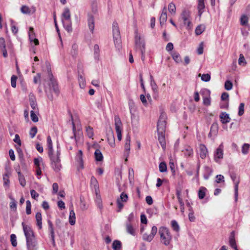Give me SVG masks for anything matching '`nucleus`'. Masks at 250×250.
<instances>
[{"label":"nucleus","instance_id":"obj_50","mask_svg":"<svg viewBox=\"0 0 250 250\" xmlns=\"http://www.w3.org/2000/svg\"><path fill=\"white\" fill-rule=\"evenodd\" d=\"M241 24L242 25H246L248 22V18L245 15H243L241 16L240 19Z\"/></svg>","mask_w":250,"mask_h":250},{"label":"nucleus","instance_id":"obj_38","mask_svg":"<svg viewBox=\"0 0 250 250\" xmlns=\"http://www.w3.org/2000/svg\"><path fill=\"white\" fill-rule=\"evenodd\" d=\"M172 57L173 59L177 62L179 63L182 62V60L180 54L177 52H173L172 54Z\"/></svg>","mask_w":250,"mask_h":250},{"label":"nucleus","instance_id":"obj_34","mask_svg":"<svg viewBox=\"0 0 250 250\" xmlns=\"http://www.w3.org/2000/svg\"><path fill=\"white\" fill-rule=\"evenodd\" d=\"M206 188L201 187L198 191V196L199 199H203L206 195Z\"/></svg>","mask_w":250,"mask_h":250},{"label":"nucleus","instance_id":"obj_62","mask_svg":"<svg viewBox=\"0 0 250 250\" xmlns=\"http://www.w3.org/2000/svg\"><path fill=\"white\" fill-rule=\"evenodd\" d=\"M17 79V77L15 75H13L11 77V86L14 88H15L16 86Z\"/></svg>","mask_w":250,"mask_h":250},{"label":"nucleus","instance_id":"obj_30","mask_svg":"<svg viewBox=\"0 0 250 250\" xmlns=\"http://www.w3.org/2000/svg\"><path fill=\"white\" fill-rule=\"evenodd\" d=\"M69 221V223L71 225H74L75 224V221H76L75 213L73 210H71L70 211Z\"/></svg>","mask_w":250,"mask_h":250},{"label":"nucleus","instance_id":"obj_61","mask_svg":"<svg viewBox=\"0 0 250 250\" xmlns=\"http://www.w3.org/2000/svg\"><path fill=\"white\" fill-rule=\"evenodd\" d=\"M244 106H245V104L243 103H242L240 104V105L239 107V112H238L239 116H242V115H243V114L244 113Z\"/></svg>","mask_w":250,"mask_h":250},{"label":"nucleus","instance_id":"obj_46","mask_svg":"<svg viewBox=\"0 0 250 250\" xmlns=\"http://www.w3.org/2000/svg\"><path fill=\"white\" fill-rule=\"evenodd\" d=\"M62 22H63V26L65 29L68 32H70L72 31V28L71 25V21H67L68 23H65L63 21V20H62Z\"/></svg>","mask_w":250,"mask_h":250},{"label":"nucleus","instance_id":"obj_25","mask_svg":"<svg viewBox=\"0 0 250 250\" xmlns=\"http://www.w3.org/2000/svg\"><path fill=\"white\" fill-rule=\"evenodd\" d=\"M36 220L37 222V225L39 229H42V217L41 212H37L36 214Z\"/></svg>","mask_w":250,"mask_h":250},{"label":"nucleus","instance_id":"obj_52","mask_svg":"<svg viewBox=\"0 0 250 250\" xmlns=\"http://www.w3.org/2000/svg\"><path fill=\"white\" fill-rule=\"evenodd\" d=\"M21 12L25 14H29L31 13V10L30 8L26 6H22L21 8Z\"/></svg>","mask_w":250,"mask_h":250},{"label":"nucleus","instance_id":"obj_3","mask_svg":"<svg viewBox=\"0 0 250 250\" xmlns=\"http://www.w3.org/2000/svg\"><path fill=\"white\" fill-rule=\"evenodd\" d=\"M98 6L96 2L91 5V12L88 14V24L90 31L93 33L94 29V18L98 15Z\"/></svg>","mask_w":250,"mask_h":250},{"label":"nucleus","instance_id":"obj_58","mask_svg":"<svg viewBox=\"0 0 250 250\" xmlns=\"http://www.w3.org/2000/svg\"><path fill=\"white\" fill-rule=\"evenodd\" d=\"M201 80L206 82H208L210 80V76L208 74H204L201 76Z\"/></svg>","mask_w":250,"mask_h":250},{"label":"nucleus","instance_id":"obj_31","mask_svg":"<svg viewBox=\"0 0 250 250\" xmlns=\"http://www.w3.org/2000/svg\"><path fill=\"white\" fill-rule=\"evenodd\" d=\"M182 151L184 152L185 156L188 157L191 156L193 154L192 149L190 146H188L183 149Z\"/></svg>","mask_w":250,"mask_h":250},{"label":"nucleus","instance_id":"obj_36","mask_svg":"<svg viewBox=\"0 0 250 250\" xmlns=\"http://www.w3.org/2000/svg\"><path fill=\"white\" fill-rule=\"evenodd\" d=\"M126 231L127 232L132 235H135V231L132 225L129 223H127L126 225Z\"/></svg>","mask_w":250,"mask_h":250},{"label":"nucleus","instance_id":"obj_53","mask_svg":"<svg viewBox=\"0 0 250 250\" xmlns=\"http://www.w3.org/2000/svg\"><path fill=\"white\" fill-rule=\"evenodd\" d=\"M31 118L33 122L36 123L38 122L39 119L37 115L35 114V112L33 110H31L30 112Z\"/></svg>","mask_w":250,"mask_h":250},{"label":"nucleus","instance_id":"obj_48","mask_svg":"<svg viewBox=\"0 0 250 250\" xmlns=\"http://www.w3.org/2000/svg\"><path fill=\"white\" fill-rule=\"evenodd\" d=\"M26 214L29 215L31 213V204L30 201L27 200L26 202Z\"/></svg>","mask_w":250,"mask_h":250},{"label":"nucleus","instance_id":"obj_21","mask_svg":"<svg viewBox=\"0 0 250 250\" xmlns=\"http://www.w3.org/2000/svg\"><path fill=\"white\" fill-rule=\"evenodd\" d=\"M205 0H198V14L200 17L201 16L202 14L204 12V9L205 8Z\"/></svg>","mask_w":250,"mask_h":250},{"label":"nucleus","instance_id":"obj_6","mask_svg":"<svg viewBox=\"0 0 250 250\" xmlns=\"http://www.w3.org/2000/svg\"><path fill=\"white\" fill-rule=\"evenodd\" d=\"M112 28L113 37L115 46L118 48V49H120L122 47L121 38L118 24L116 21L113 22Z\"/></svg>","mask_w":250,"mask_h":250},{"label":"nucleus","instance_id":"obj_15","mask_svg":"<svg viewBox=\"0 0 250 250\" xmlns=\"http://www.w3.org/2000/svg\"><path fill=\"white\" fill-rule=\"evenodd\" d=\"M223 157V148L222 145H220L216 149V151L214 153V160L217 162V159H222Z\"/></svg>","mask_w":250,"mask_h":250},{"label":"nucleus","instance_id":"obj_12","mask_svg":"<svg viewBox=\"0 0 250 250\" xmlns=\"http://www.w3.org/2000/svg\"><path fill=\"white\" fill-rule=\"evenodd\" d=\"M157 232V228L156 226H153L151 229V233L150 234H147L146 233L143 234V239L145 241L150 242L153 239L154 236Z\"/></svg>","mask_w":250,"mask_h":250},{"label":"nucleus","instance_id":"obj_10","mask_svg":"<svg viewBox=\"0 0 250 250\" xmlns=\"http://www.w3.org/2000/svg\"><path fill=\"white\" fill-rule=\"evenodd\" d=\"M190 14L189 11L187 10H183L181 14V18L183 21L184 24L187 25L188 28H190L191 25Z\"/></svg>","mask_w":250,"mask_h":250},{"label":"nucleus","instance_id":"obj_26","mask_svg":"<svg viewBox=\"0 0 250 250\" xmlns=\"http://www.w3.org/2000/svg\"><path fill=\"white\" fill-rule=\"evenodd\" d=\"M62 16L67 21H70V12L68 8H65L62 14Z\"/></svg>","mask_w":250,"mask_h":250},{"label":"nucleus","instance_id":"obj_9","mask_svg":"<svg viewBox=\"0 0 250 250\" xmlns=\"http://www.w3.org/2000/svg\"><path fill=\"white\" fill-rule=\"evenodd\" d=\"M115 129L119 141L122 139V123L119 116L116 115L114 117Z\"/></svg>","mask_w":250,"mask_h":250},{"label":"nucleus","instance_id":"obj_54","mask_svg":"<svg viewBox=\"0 0 250 250\" xmlns=\"http://www.w3.org/2000/svg\"><path fill=\"white\" fill-rule=\"evenodd\" d=\"M205 168L206 170V171L208 173V174H204V178L205 179H208L209 176L211 174L212 172V170L211 168H210L208 167H205Z\"/></svg>","mask_w":250,"mask_h":250},{"label":"nucleus","instance_id":"obj_11","mask_svg":"<svg viewBox=\"0 0 250 250\" xmlns=\"http://www.w3.org/2000/svg\"><path fill=\"white\" fill-rule=\"evenodd\" d=\"M230 176L231 180L234 183L235 200V201H237L238 197V185L240 183V180L239 179H238L237 181H236V179L237 178V175L234 172H232L231 173H230Z\"/></svg>","mask_w":250,"mask_h":250},{"label":"nucleus","instance_id":"obj_40","mask_svg":"<svg viewBox=\"0 0 250 250\" xmlns=\"http://www.w3.org/2000/svg\"><path fill=\"white\" fill-rule=\"evenodd\" d=\"M250 148V145L249 144H244L242 147V152L243 154L246 155L249 153Z\"/></svg>","mask_w":250,"mask_h":250},{"label":"nucleus","instance_id":"obj_1","mask_svg":"<svg viewBox=\"0 0 250 250\" xmlns=\"http://www.w3.org/2000/svg\"><path fill=\"white\" fill-rule=\"evenodd\" d=\"M23 232L26 237V246L28 250H37V240L31 228L22 222Z\"/></svg>","mask_w":250,"mask_h":250},{"label":"nucleus","instance_id":"obj_14","mask_svg":"<svg viewBox=\"0 0 250 250\" xmlns=\"http://www.w3.org/2000/svg\"><path fill=\"white\" fill-rule=\"evenodd\" d=\"M130 136L128 134L125 137V155L127 157L129 154L130 151ZM125 161H127V158L125 159Z\"/></svg>","mask_w":250,"mask_h":250},{"label":"nucleus","instance_id":"obj_19","mask_svg":"<svg viewBox=\"0 0 250 250\" xmlns=\"http://www.w3.org/2000/svg\"><path fill=\"white\" fill-rule=\"evenodd\" d=\"M16 170L18 174L19 181L20 183V185L22 187H24L26 185V181H25L24 176L21 172L19 167L18 168H16Z\"/></svg>","mask_w":250,"mask_h":250},{"label":"nucleus","instance_id":"obj_8","mask_svg":"<svg viewBox=\"0 0 250 250\" xmlns=\"http://www.w3.org/2000/svg\"><path fill=\"white\" fill-rule=\"evenodd\" d=\"M166 115L162 114L159 118L157 123V132L158 133H165L166 130Z\"/></svg>","mask_w":250,"mask_h":250},{"label":"nucleus","instance_id":"obj_2","mask_svg":"<svg viewBox=\"0 0 250 250\" xmlns=\"http://www.w3.org/2000/svg\"><path fill=\"white\" fill-rule=\"evenodd\" d=\"M47 69L48 72V77L49 79V87H45L44 91L48 98L50 100L52 101L53 99V96L51 93L53 91L57 96H58L59 94L60 91L57 82L54 79L49 65L48 66L47 65Z\"/></svg>","mask_w":250,"mask_h":250},{"label":"nucleus","instance_id":"obj_5","mask_svg":"<svg viewBox=\"0 0 250 250\" xmlns=\"http://www.w3.org/2000/svg\"><path fill=\"white\" fill-rule=\"evenodd\" d=\"M159 233L161 242L166 246L168 245L172 238L169 229L167 228L162 227L159 229Z\"/></svg>","mask_w":250,"mask_h":250},{"label":"nucleus","instance_id":"obj_35","mask_svg":"<svg viewBox=\"0 0 250 250\" xmlns=\"http://www.w3.org/2000/svg\"><path fill=\"white\" fill-rule=\"evenodd\" d=\"M29 102H30V106L32 107V108L34 110H38L37 104L36 103V99H35V97L30 98L29 99Z\"/></svg>","mask_w":250,"mask_h":250},{"label":"nucleus","instance_id":"obj_59","mask_svg":"<svg viewBox=\"0 0 250 250\" xmlns=\"http://www.w3.org/2000/svg\"><path fill=\"white\" fill-rule=\"evenodd\" d=\"M12 201L10 204V208L12 209H14V210H16L17 208V203L15 200L13 198H10Z\"/></svg>","mask_w":250,"mask_h":250},{"label":"nucleus","instance_id":"obj_56","mask_svg":"<svg viewBox=\"0 0 250 250\" xmlns=\"http://www.w3.org/2000/svg\"><path fill=\"white\" fill-rule=\"evenodd\" d=\"M232 87V83L229 80L226 81L225 83V88L227 90L231 89Z\"/></svg>","mask_w":250,"mask_h":250},{"label":"nucleus","instance_id":"obj_44","mask_svg":"<svg viewBox=\"0 0 250 250\" xmlns=\"http://www.w3.org/2000/svg\"><path fill=\"white\" fill-rule=\"evenodd\" d=\"M238 63L239 65L243 66H244L247 64L245 57L242 54H240L239 58L238 60Z\"/></svg>","mask_w":250,"mask_h":250},{"label":"nucleus","instance_id":"obj_20","mask_svg":"<svg viewBox=\"0 0 250 250\" xmlns=\"http://www.w3.org/2000/svg\"><path fill=\"white\" fill-rule=\"evenodd\" d=\"M107 140L109 143V144L111 147H114L115 146V138L113 132L111 131L107 134Z\"/></svg>","mask_w":250,"mask_h":250},{"label":"nucleus","instance_id":"obj_23","mask_svg":"<svg viewBox=\"0 0 250 250\" xmlns=\"http://www.w3.org/2000/svg\"><path fill=\"white\" fill-rule=\"evenodd\" d=\"M167 20V8L165 7L162 11V13L160 17V22L161 25L164 24Z\"/></svg>","mask_w":250,"mask_h":250},{"label":"nucleus","instance_id":"obj_51","mask_svg":"<svg viewBox=\"0 0 250 250\" xmlns=\"http://www.w3.org/2000/svg\"><path fill=\"white\" fill-rule=\"evenodd\" d=\"M86 131L88 137L90 138H92L93 136V128L88 126L86 128Z\"/></svg>","mask_w":250,"mask_h":250},{"label":"nucleus","instance_id":"obj_7","mask_svg":"<svg viewBox=\"0 0 250 250\" xmlns=\"http://www.w3.org/2000/svg\"><path fill=\"white\" fill-rule=\"evenodd\" d=\"M135 49L136 51L138 50L140 52H143L144 50H145V41L141 38L137 32L135 36Z\"/></svg>","mask_w":250,"mask_h":250},{"label":"nucleus","instance_id":"obj_42","mask_svg":"<svg viewBox=\"0 0 250 250\" xmlns=\"http://www.w3.org/2000/svg\"><path fill=\"white\" fill-rule=\"evenodd\" d=\"M168 9L170 13H171L172 14H175L176 12L175 5L173 2L170 3L168 6Z\"/></svg>","mask_w":250,"mask_h":250},{"label":"nucleus","instance_id":"obj_33","mask_svg":"<svg viewBox=\"0 0 250 250\" xmlns=\"http://www.w3.org/2000/svg\"><path fill=\"white\" fill-rule=\"evenodd\" d=\"M205 26L203 24L198 25L195 29V34L197 35H200L205 30Z\"/></svg>","mask_w":250,"mask_h":250},{"label":"nucleus","instance_id":"obj_18","mask_svg":"<svg viewBox=\"0 0 250 250\" xmlns=\"http://www.w3.org/2000/svg\"><path fill=\"white\" fill-rule=\"evenodd\" d=\"M158 141L163 150H165L166 143L165 140V133H158Z\"/></svg>","mask_w":250,"mask_h":250},{"label":"nucleus","instance_id":"obj_64","mask_svg":"<svg viewBox=\"0 0 250 250\" xmlns=\"http://www.w3.org/2000/svg\"><path fill=\"white\" fill-rule=\"evenodd\" d=\"M203 104L206 106H209L210 105V97H204L203 98Z\"/></svg>","mask_w":250,"mask_h":250},{"label":"nucleus","instance_id":"obj_55","mask_svg":"<svg viewBox=\"0 0 250 250\" xmlns=\"http://www.w3.org/2000/svg\"><path fill=\"white\" fill-rule=\"evenodd\" d=\"M37 128L36 126L32 127L30 131V136L31 138H34L37 133Z\"/></svg>","mask_w":250,"mask_h":250},{"label":"nucleus","instance_id":"obj_45","mask_svg":"<svg viewBox=\"0 0 250 250\" xmlns=\"http://www.w3.org/2000/svg\"><path fill=\"white\" fill-rule=\"evenodd\" d=\"M171 227L174 231L176 232H178L179 231L180 228L179 225L175 220H172L171 222Z\"/></svg>","mask_w":250,"mask_h":250},{"label":"nucleus","instance_id":"obj_27","mask_svg":"<svg viewBox=\"0 0 250 250\" xmlns=\"http://www.w3.org/2000/svg\"><path fill=\"white\" fill-rule=\"evenodd\" d=\"M76 160L78 163L80 165L81 168H83V152L80 150L77 155Z\"/></svg>","mask_w":250,"mask_h":250},{"label":"nucleus","instance_id":"obj_37","mask_svg":"<svg viewBox=\"0 0 250 250\" xmlns=\"http://www.w3.org/2000/svg\"><path fill=\"white\" fill-rule=\"evenodd\" d=\"M122 243L119 240H115L112 244V248L114 250H119L121 248Z\"/></svg>","mask_w":250,"mask_h":250},{"label":"nucleus","instance_id":"obj_32","mask_svg":"<svg viewBox=\"0 0 250 250\" xmlns=\"http://www.w3.org/2000/svg\"><path fill=\"white\" fill-rule=\"evenodd\" d=\"M90 183L94 187L96 193L97 195V190L99 188L98 183L97 179L94 177L92 176L90 180Z\"/></svg>","mask_w":250,"mask_h":250},{"label":"nucleus","instance_id":"obj_16","mask_svg":"<svg viewBox=\"0 0 250 250\" xmlns=\"http://www.w3.org/2000/svg\"><path fill=\"white\" fill-rule=\"evenodd\" d=\"M219 116L221 119L220 121L223 124H226L229 123L230 120L229 115L226 112H221Z\"/></svg>","mask_w":250,"mask_h":250},{"label":"nucleus","instance_id":"obj_17","mask_svg":"<svg viewBox=\"0 0 250 250\" xmlns=\"http://www.w3.org/2000/svg\"><path fill=\"white\" fill-rule=\"evenodd\" d=\"M0 49L2 52V55L4 58L7 57V53L5 48V40L3 38H0Z\"/></svg>","mask_w":250,"mask_h":250},{"label":"nucleus","instance_id":"obj_57","mask_svg":"<svg viewBox=\"0 0 250 250\" xmlns=\"http://www.w3.org/2000/svg\"><path fill=\"white\" fill-rule=\"evenodd\" d=\"M150 85L151 86L153 91L154 93H158V86L155 81H152V82H150Z\"/></svg>","mask_w":250,"mask_h":250},{"label":"nucleus","instance_id":"obj_28","mask_svg":"<svg viewBox=\"0 0 250 250\" xmlns=\"http://www.w3.org/2000/svg\"><path fill=\"white\" fill-rule=\"evenodd\" d=\"M100 49L98 44H95L94 46V58L97 61L100 59Z\"/></svg>","mask_w":250,"mask_h":250},{"label":"nucleus","instance_id":"obj_41","mask_svg":"<svg viewBox=\"0 0 250 250\" xmlns=\"http://www.w3.org/2000/svg\"><path fill=\"white\" fill-rule=\"evenodd\" d=\"M35 33H31V32H29V40L31 42H33L36 45H38L39 44V42L37 39L34 38Z\"/></svg>","mask_w":250,"mask_h":250},{"label":"nucleus","instance_id":"obj_4","mask_svg":"<svg viewBox=\"0 0 250 250\" xmlns=\"http://www.w3.org/2000/svg\"><path fill=\"white\" fill-rule=\"evenodd\" d=\"M49 157L51 161V164L54 170L56 171H59L61 168V165L60 163L61 160L60 159V152L57 150L56 153H54L53 151L51 154L48 153Z\"/></svg>","mask_w":250,"mask_h":250},{"label":"nucleus","instance_id":"obj_49","mask_svg":"<svg viewBox=\"0 0 250 250\" xmlns=\"http://www.w3.org/2000/svg\"><path fill=\"white\" fill-rule=\"evenodd\" d=\"M70 116H71V120H72V129H73V133H74V136L73 137H71V138H74L76 140V141H77V136L76 135V127H75V124L73 122V116L71 114H70Z\"/></svg>","mask_w":250,"mask_h":250},{"label":"nucleus","instance_id":"obj_63","mask_svg":"<svg viewBox=\"0 0 250 250\" xmlns=\"http://www.w3.org/2000/svg\"><path fill=\"white\" fill-rule=\"evenodd\" d=\"M203 50H204V43L203 42H201L199 47L197 49V53L199 55H201L203 53Z\"/></svg>","mask_w":250,"mask_h":250},{"label":"nucleus","instance_id":"obj_39","mask_svg":"<svg viewBox=\"0 0 250 250\" xmlns=\"http://www.w3.org/2000/svg\"><path fill=\"white\" fill-rule=\"evenodd\" d=\"M78 80L80 87L82 88H84L85 85V79L82 75L79 74Z\"/></svg>","mask_w":250,"mask_h":250},{"label":"nucleus","instance_id":"obj_22","mask_svg":"<svg viewBox=\"0 0 250 250\" xmlns=\"http://www.w3.org/2000/svg\"><path fill=\"white\" fill-rule=\"evenodd\" d=\"M47 222H48V227H49V230L50 231V233L51 235V240H52L53 244L54 245H55V234H54V231L53 227V224L51 222V221L49 220H48Z\"/></svg>","mask_w":250,"mask_h":250},{"label":"nucleus","instance_id":"obj_24","mask_svg":"<svg viewBox=\"0 0 250 250\" xmlns=\"http://www.w3.org/2000/svg\"><path fill=\"white\" fill-rule=\"evenodd\" d=\"M200 156L202 159H205L208 153V150L206 146L204 145H200Z\"/></svg>","mask_w":250,"mask_h":250},{"label":"nucleus","instance_id":"obj_29","mask_svg":"<svg viewBox=\"0 0 250 250\" xmlns=\"http://www.w3.org/2000/svg\"><path fill=\"white\" fill-rule=\"evenodd\" d=\"M95 160L97 161H102L103 160V156L101 151L97 149L94 152Z\"/></svg>","mask_w":250,"mask_h":250},{"label":"nucleus","instance_id":"obj_13","mask_svg":"<svg viewBox=\"0 0 250 250\" xmlns=\"http://www.w3.org/2000/svg\"><path fill=\"white\" fill-rule=\"evenodd\" d=\"M128 195L126 193L124 192H123L120 196V198L117 199V203L118 205V207L119 208V211L123 208L124 207L123 202H126L128 200Z\"/></svg>","mask_w":250,"mask_h":250},{"label":"nucleus","instance_id":"obj_43","mask_svg":"<svg viewBox=\"0 0 250 250\" xmlns=\"http://www.w3.org/2000/svg\"><path fill=\"white\" fill-rule=\"evenodd\" d=\"M159 170L161 172H165L167 171V167L165 162H161L159 166Z\"/></svg>","mask_w":250,"mask_h":250},{"label":"nucleus","instance_id":"obj_47","mask_svg":"<svg viewBox=\"0 0 250 250\" xmlns=\"http://www.w3.org/2000/svg\"><path fill=\"white\" fill-rule=\"evenodd\" d=\"M10 241L11 244L13 247H16L17 245L16 236L14 234H12L10 235Z\"/></svg>","mask_w":250,"mask_h":250},{"label":"nucleus","instance_id":"obj_60","mask_svg":"<svg viewBox=\"0 0 250 250\" xmlns=\"http://www.w3.org/2000/svg\"><path fill=\"white\" fill-rule=\"evenodd\" d=\"M14 142L17 144L19 146H21V142L20 139V136L18 134H16L15 136V138L13 140Z\"/></svg>","mask_w":250,"mask_h":250}]
</instances>
